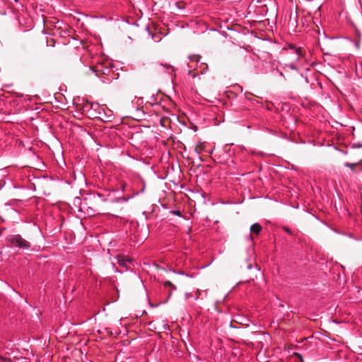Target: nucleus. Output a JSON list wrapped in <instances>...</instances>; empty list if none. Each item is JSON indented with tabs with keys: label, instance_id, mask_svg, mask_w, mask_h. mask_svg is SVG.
I'll return each instance as SVG.
<instances>
[{
	"label": "nucleus",
	"instance_id": "obj_13",
	"mask_svg": "<svg viewBox=\"0 0 362 362\" xmlns=\"http://www.w3.org/2000/svg\"><path fill=\"white\" fill-rule=\"evenodd\" d=\"M352 148H362V141H358V142L352 144Z\"/></svg>",
	"mask_w": 362,
	"mask_h": 362
},
{
	"label": "nucleus",
	"instance_id": "obj_6",
	"mask_svg": "<svg viewBox=\"0 0 362 362\" xmlns=\"http://www.w3.org/2000/svg\"><path fill=\"white\" fill-rule=\"evenodd\" d=\"M297 13H290L288 25V27L291 28L293 31H295L297 28Z\"/></svg>",
	"mask_w": 362,
	"mask_h": 362
},
{
	"label": "nucleus",
	"instance_id": "obj_24",
	"mask_svg": "<svg viewBox=\"0 0 362 362\" xmlns=\"http://www.w3.org/2000/svg\"><path fill=\"white\" fill-rule=\"evenodd\" d=\"M279 71V74H280L281 76L284 77V73H283L282 71Z\"/></svg>",
	"mask_w": 362,
	"mask_h": 362
},
{
	"label": "nucleus",
	"instance_id": "obj_16",
	"mask_svg": "<svg viewBox=\"0 0 362 362\" xmlns=\"http://www.w3.org/2000/svg\"><path fill=\"white\" fill-rule=\"evenodd\" d=\"M356 163H345L344 165L346 167L350 168L352 170H354V166L356 165Z\"/></svg>",
	"mask_w": 362,
	"mask_h": 362
},
{
	"label": "nucleus",
	"instance_id": "obj_8",
	"mask_svg": "<svg viewBox=\"0 0 362 362\" xmlns=\"http://www.w3.org/2000/svg\"><path fill=\"white\" fill-rule=\"evenodd\" d=\"M117 263L124 267H128V264L131 263L132 260L126 256L124 255H118L117 257Z\"/></svg>",
	"mask_w": 362,
	"mask_h": 362
},
{
	"label": "nucleus",
	"instance_id": "obj_14",
	"mask_svg": "<svg viewBox=\"0 0 362 362\" xmlns=\"http://www.w3.org/2000/svg\"><path fill=\"white\" fill-rule=\"evenodd\" d=\"M0 362H11V359L7 357L0 356Z\"/></svg>",
	"mask_w": 362,
	"mask_h": 362
},
{
	"label": "nucleus",
	"instance_id": "obj_2",
	"mask_svg": "<svg viewBox=\"0 0 362 362\" xmlns=\"http://www.w3.org/2000/svg\"><path fill=\"white\" fill-rule=\"evenodd\" d=\"M285 50L287 52L288 54H293V59L290 62L281 64L282 69L286 72L289 70L298 71V64L302 57L301 48L297 47L293 44H289L288 47L285 48Z\"/></svg>",
	"mask_w": 362,
	"mask_h": 362
},
{
	"label": "nucleus",
	"instance_id": "obj_10",
	"mask_svg": "<svg viewBox=\"0 0 362 362\" xmlns=\"http://www.w3.org/2000/svg\"><path fill=\"white\" fill-rule=\"evenodd\" d=\"M262 228L260 226V224L258 223H253L250 227L251 233L257 234V235H258L262 231Z\"/></svg>",
	"mask_w": 362,
	"mask_h": 362
},
{
	"label": "nucleus",
	"instance_id": "obj_5",
	"mask_svg": "<svg viewBox=\"0 0 362 362\" xmlns=\"http://www.w3.org/2000/svg\"><path fill=\"white\" fill-rule=\"evenodd\" d=\"M90 69L95 72V75L98 77L101 75H109L112 71V68L105 66L103 63H98L93 66H90Z\"/></svg>",
	"mask_w": 362,
	"mask_h": 362
},
{
	"label": "nucleus",
	"instance_id": "obj_25",
	"mask_svg": "<svg viewBox=\"0 0 362 362\" xmlns=\"http://www.w3.org/2000/svg\"><path fill=\"white\" fill-rule=\"evenodd\" d=\"M297 356H298L300 358V359L302 360V356H301V355H300V354H297Z\"/></svg>",
	"mask_w": 362,
	"mask_h": 362
},
{
	"label": "nucleus",
	"instance_id": "obj_23",
	"mask_svg": "<svg viewBox=\"0 0 362 362\" xmlns=\"http://www.w3.org/2000/svg\"><path fill=\"white\" fill-rule=\"evenodd\" d=\"M230 327L232 328H237L236 327L233 326V322H230L229 324Z\"/></svg>",
	"mask_w": 362,
	"mask_h": 362
},
{
	"label": "nucleus",
	"instance_id": "obj_21",
	"mask_svg": "<svg viewBox=\"0 0 362 362\" xmlns=\"http://www.w3.org/2000/svg\"><path fill=\"white\" fill-rule=\"evenodd\" d=\"M192 296H193V295H192V293H185V298H186L187 300L189 299V298H190L191 297H192Z\"/></svg>",
	"mask_w": 362,
	"mask_h": 362
},
{
	"label": "nucleus",
	"instance_id": "obj_20",
	"mask_svg": "<svg viewBox=\"0 0 362 362\" xmlns=\"http://www.w3.org/2000/svg\"><path fill=\"white\" fill-rule=\"evenodd\" d=\"M172 271H173V272L176 273V274H180V275H187V274H185V272H183V271H178V272H176V271H175V270H174V269H173V270H172Z\"/></svg>",
	"mask_w": 362,
	"mask_h": 362
},
{
	"label": "nucleus",
	"instance_id": "obj_7",
	"mask_svg": "<svg viewBox=\"0 0 362 362\" xmlns=\"http://www.w3.org/2000/svg\"><path fill=\"white\" fill-rule=\"evenodd\" d=\"M96 118L100 119L103 122H109L114 119V117H112L111 115L109 117H105V110L103 107H102V110L99 111L98 115L96 117Z\"/></svg>",
	"mask_w": 362,
	"mask_h": 362
},
{
	"label": "nucleus",
	"instance_id": "obj_12",
	"mask_svg": "<svg viewBox=\"0 0 362 362\" xmlns=\"http://www.w3.org/2000/svg\"><path fill=\"white\" fill-rule=\"evenodd\" d=\"M203 145L202 144H197L195 147V151L196 152L198 153V154H200L201 153V151H202L203 149Z\"/></svg>",
	"mask_w": 362,
	"mask_h": 362
},
{
	"label": "nucleus",
	"instance_id": "obj_17",
	"mask_svg": "<svg viewBox=\"0 0 362 362\" xmlns=\"http://www.w3.org/2000/svg\"><path fill=\"white\" fill-rule=\"evenodd\" d=\"M112 116V117H114L113 114H112V110H105V117H109V116Z\"/></svg>",
	"mask_w": 362,
	"mask_h": 362
},
{
	"label": "nucleus",
	"instance_id": "obj_15",
	"mask_svg": "<svg viewBox=\"0 0 362 362\" xmlns=\"http://www.w3.org/2000/svg\"><path fill=\"white\" fill-rule=\"evenodd\" d=\"M170 213L172 214H174L175 216H181V212L179 210H173V211H170Z\"/></svg>",
	"mask_w": 362,
	"mask_h": 362
},
{
	"label": "nucleus",
	"instance_id": "obj_19",
	"mask_svg": "<svg viewBox=\"0 0 362 362\" xmlns=\"http://www.w3.org/2000/svg\"><path fill=\"white\" fill-rule=\"evenodd\" d=\"M160 65L162 66H164L166 69H170L172 71H173V67L172 66H170V65L163 64H160Z\"/></svg>",
	"mask_w": 362,
	"mask_h": 362
},
{
	"label": "nucleus",
	"instance_id": "obj_18",
	"mask_svg": "<svg viewBox=\"0 0 362 362\" xmlns=\"http://www.w3.org/2000/svg\"><path fill=\"white\" fill-rule=\"evenodd\" d=\"M190 59L192 61H196V62H199V58H200V56H192V57H189Z\"/></svg>",
	"mask_w": 362,
	"mask_h": 362
},
{
	"label": "nucleus",
	"instance_id": "obj_9",
	"mask_svg": "<svg viewBox=\"0 0 362 362\" xmlns=\"http://www.w3.org/2000/svg\"><path fill=\"white\" fill-rule=\"evenodd\" d=\"M165 288H169L170 290L168 291V298H170V296L173 294V292L177 289L176 286L170 281H165L163 283Z\"/></svg>",
	"mask_w": 362,
	"mask_h": 362
},
{
	"label": "nucleus",
	"instance_id": "obj_3",
	"mask_svg": "<svg viewBox=\"0 0 362 362\" xmlns=\"http://www.w3.org/2000/svg\"><path fill=\"white\" fill-rule=\"evenodd\" d=\"M100 110H102V106L98 103L86 102L82 107L83 114L91 119H96Z\"/></svg>",
	"mask_w": 362,
	"mask_h": 362
},
{
	"label": "nucleus",
	"instance_id": "obj_11",
	"mask_svg": "<svg viewBox=\"0 0 362 362\" xmlns=\"http://www.w3.org/2000/svg\"><path fill=\"white\" fill-rule=\"evenodd\" d=\"M202 293H203V291H201L200 289H197V290L196 291L194 300H198L199 298H201V297H202Z\"/></svg>",
	"mask_w": 362,
	"mask_h": 362
},
{
	"label": "nucleus",
	"instance_id": "obj_22",
	"mask_svg": "<svg viewBox=\"0 0 362 362\" xmlns=\"http://www.w3.org/2000/svg\"><path fill=\"white\" fill-rule=\"evenodd\" d=\"M284 230L288 234H292V231L288 227H284Z\"/></svg>",
	"mask_w": 362,
	"mask_h": 362
},
{
	"label": "nucleus",
	"instance_id": "obj_4",
	"mask_svg": "<svg viewBox=\"0 0 362 362\" xmlns=\"http://www.w3.org/2000/svg\"><path fill=\"white\" fill-rule=\"evenodd\" d=\"M7 241L9 244L16 247H18L20 249H29L30 247V244L28 241L25 240L21 235H11L7 237Z\"/></svg>",
	"mask_w": 362,
	"mask_h": 362
},
{
	"label": "nucleus",
	"instance_id": "obj_1",
	"mask_svg": "<svg viewBox=\"0 0 362 362\" xmlns=\"http://www.w3.org/2000/svg\"><path fill=\"white\" fill-rule=\"evenodd\" d=\"M115 191H105L104 193L92 192L86 194L83 199L76 197L74 205L78 211L85 215L93 216L105 214L108 204L125 202L128 200L124 197H115Z\"/></svg>",
	"mask_w": 362,
	"mask_h": 362
}]
</instances>
